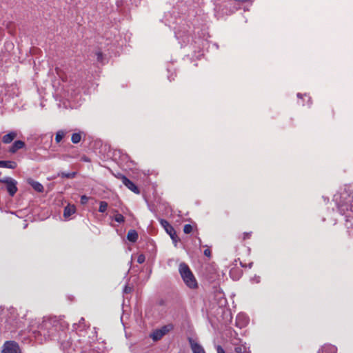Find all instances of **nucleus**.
<instances>
[{"mask_svg":"<svg viewBox=\"0 0 353 353\" xmlns=\"http://www.w3.org/2000/svg\"><path fill=\"white\" fill-rule=\"evenodd\" d=\"M65 133L63 130H59L55 135V141L59 143L64 137Z\"/></svg>","mask_w":353,"mask_h":353,"instance_id":"17","label":"nucleus"},{"mask_svg":"<svg viewBox=\"0 0 353 353\" xmlns=\"http://www.w3.org/2000/svg\"><path fill=\"white\" fill-rule=\"evenodd\" d=\"M76 211V208L74 205H68L65 208L63 211V216L65 218H68L72 214H73Z\"/></svg>","mask_w":353,"mask_h":353,"instance_id":"12","label":"nucleus"},{"mask_svg":"<svg viewBox=\"0 0 353 353\" xmlns=\"http://www.w3.org/2000/svg\"><path fill=\"white\" fill-rule=\"evenodd\" d=\"M81 135L80 133H73L71 137V141L74 143H79L81 141Z\"/></svg>","mask_w":353,"mask_h":353,"instance_id":"16","label":"nucleus"},{"mask_svg":"<svg viewBox=\"0 0 353 353\" xmlns=\"http://www.w3.org/2000/svg\"><path fill=\"white\" fill-rule=\"evenodd\" d=\"M179 272L185 284L191 289H196L198 287L197 281L189 266L181 263L179 266Z\"/></svg>","mask_w":353,"mask_h":353,"instance_id":"1","label":"nucleus"},{"mask_svg":"<svg viewBox=\"0 0 353 353\" xmlns=\"http://www.w3.org/2000/svg\"><path fill=\"white\" fill-rule=\"evenodd\" d=\"M203 254L205 256H208V257H210L211 256V251L209 248H207L204 250L203 252Z\"/></svg>","mask_w":353,"mask_h":353,"instance_id":"24","label":"nucleus"},{"mask_svg":"<svg viewBox=\"0 0 353 353\" xmlns=\"http://www.w3.org/2000/svg\"><path fill=\"white\" fill-rule=\"evenodd\" d=\"M125 292H126V293L128 292V289H127V288H125Z\"/></svg>","mask_w":353,"mask_h":353,"instance_id":"28","label":"nucleus"},{"mask_svg":"<svg viewBox=\"0 0 353 353\" xmlns=\"http://www.w3.org/2000/svg\"><path fill=\"white\" fill-rule=\"evenodd\" d=\"M114 221L118 223H123L125 221V218L121 214H117L114 218Z\"/></svg>","mask_w":353,"mask_h":353,"instance_id":"19","label":"nucleus"},{"mask_svg":"<svg viewBox=\"0 0 353 353\" xmlns=\"http://www.w3.org/2000/svg\"><path fill=\"white\" fill-rule=\"evenodd\" d=\"M108 207V204L105 201H101L99 203V212H105Z\"/></svg>","mask_w":353,"mask_h":353,"instance_id":"18","label":"nucleus"},{"mask_svg":"<svg viewBox=\"0 0 353 353\" xmlns=\"http://www.w3.org/2000/svg\"><path fill=\"white\" fill-rule=\"evenodd\" d=\"M252 232H244L242 235V240L245 241V240H247V239H250L252 236Z\"/></svg>","mask_w":353,"mask_h":353,"instance_id":"21","label":"nucleus"},{"mask_svg":"<svg viewBox=\"0 0 353 353\" xmlns=\"http://www.w3.org/2000/svg\"><path fill=\"white\" fill-rule=\"evenodd\" d=\"M0 183L6 184L7 191L10 196H13L17 193L18 190L17 182L14 179L8 176L0 178Z\"/></svg>","mask_w":353,"mask_h":353,"instance_id":"2","label":"nucleus"},{"mask_svg":"<svg viewBox=\"0 0 353 353\" xmlns=\"http://www.w3.org/2000/svg\"><path fill=\"white\" fill-rule=\"evenodd\" d=\"M301 94H299H299H297V97H301Z\"/></svg>","mask_w":353,"mask_h":353,"instance_id":"29","label":"nucleus"},{"mask_svg":"<svg viewBox=\"0 0 353 353\" xmlns=\"http://www.w3.org/2000/svg\"><path fill=\"white\" fill-rule=\"evenodd\" d=\"M17 133L14 131H11L9 133L2 137V142L5 144L10 143L16 137Z\"/></svg>","mask_w":353,"mask_h":353,"instance_id":"9","label":"nucleus"},{"mask_svg":"<svg viewBox=\"0 0 353 353\" xmlns=\"http://www.w3.org/2000/svg\"><path fill=\"white\" fill-rule=\"evenodd\" d=\"M25 142L21 140L15 141L13 144L10 147L8 151L12 154L16 153L19 150L25 147Z\"/></svg>","mask_w":353,"mask_h":353,"instance_id":"7","label":"nucleus"},{"mask_svg":"<svg viewBox=\"0 0 353 353\" xmlns=\"http://www.w3.org/2000/svg\"><path fill=\"white\" fill-rule=\"evenodd\" d=\"M77 175V172H61L59 174V176L62 177V178H67V179H73L75 177V176Z\"/></svg>","mask_w":353,"mask_h":353,"instance_id":"15","label":"nucleus"},{"mask_svg":"<svg viewBox=\"0 0 353 353\" xmlns=\"http://www.w3.org/2000/svg\"><path fill=\"white\" fill-rule=\"evenodd\" d=\"M118 178L121 180L122 183L126 186L130 190L135 194H139L140 191L138 187L125 175L120 174Z\"/></svg>","mask_w":353,"mask_h":353,"instance_id":"6","label":"nucleus"},{"mask_svg":"<svg viewBox=\"0 0 353 353\" xmlns=\"http://www.w3.org/2000/svg\"><path fill=\"white\" fill-rule=\"evenodd\" d=\"M173 325L170 324L161 327L160 329L155 330L150 335L153 341L160 340L164 335L172 330Z\"/></svg>","mask_w":353,"mask_h":353,"instance_id":"4","label":"nucleus"},{"mask_svg":"<svg viewBox=\"0 0 353 353\" xmlns=\"http://www.w3.org/2000/svg\"><path fill=\"white\" fill-rule=\"evenodd\" d=\"M161 224L165 230L166 232L170 235V238L174 243L176 245L177 242L179 241V238L178 237L176 232L174 228L170 224V223L164 219L161 220Z\"/></svg>","mask_w":353,"mask_h":353,"instance_id":"3","label":"nucleus"},{"mask_svg":"<svg viewBox=\"0 0 353 353\" xmlns=\"http://www.w3.org/2000/svg\"><path fill=\"white\" fill-rule=\"evenodd\" d=\"M336 348L334 346L327 345L322 348V353H336Z\"/></svg>","mask_w":353,"mask_h":353,"instance_id":"14","label":"nucleus"},{"mask_svg":"<svg viewBox=\"0 0 353 353\" xmlns=\"http://www.w3.org/2000/svg\"><path fill=\"white\" fill-rule=\"evenodd\" d=\"M145 260V257L143 254H140L137 258V262L139 264L144 263Z\"/></svg>","mask_w":353,"mask_h":353,"instance_id":"23","label":"nucleus"},{"mask_svg":"<svg viewBox=\"0 0 353 353\" xmlns=\"http://www.w3.org/2000/svg\"><path fill=\"white\" fill-rule=\"evenodd\" d=\"M17 164L13 161H0V168L15 169Z\"/></svg>","mask_w":353,"mask_h":353,"instance_id":"11","label":"nucleus"},{"mask_svg":"<svg viewBox=\"0 0 353 353\" xmlns=\"http://www.w3.org/2000/svg\"><path fill=\"white\" fill-rule=\"evenodd\" d=\"M234 351H235V352H236V353H241V352H242V349H241V347H236L234 348Z\"/></svg>","mask_w":353,"mask_h":353,"instance_id":"26","label":"nucleus"},{"mask_svg":"<svg viewBox=\"0 0 353 353\" xmlns=\"http://www.w3.org/2000/svg\"><path fill=\"white\" fill-rule=\"evenodd\" d=\"M97 56H98V59L99 60L101 59V57H102V53L101 52H99L97 53Z\"/></svg>","mask_w":353,"mask_h":353,"instance_id":"27","label":"nucleus"},{"mask_svg":"<svg viewBox=\"0 0 353 353\" xmlns=\"http://www.w3.org/2000/svg\"><path fill=\"white\" fill-rule=\"evenodd\" d=\"M127 239L131 242H136L138 239V233L134 230H130L128 232Z\"/></svg>","mask_w":353,"mask_h":353,"instance_id":"13","label":"nucleus"},{"mask_svg":"<svg viewBox=\"0 0 353 353\" xmlns=\"http://www.w3.org/2000/svg\"><path fill=\"white\" fill-rule=\"evenodd\" d=\"M189 343L193 353H205L203 347L192 339H189Z\"/></svg>","mask_w":353,"mask_h":353,"instance_id":"8","label":"nucleus"},{"mask_svg":"<svg viewBox=\"0 0 353 353\" xmlns=\"http://www.w3.org/2000/svg\"><path fill=\"white\" fill-rule=\"evenodd\" d=\"M19 350V346L17 342L8 341L3 345L2 353H17Z\"/></svg>","mask_w":353,"mask_h":353,"instance_id":"5","label":"nucleus"},{"mask_svg":"<svg viewBox=\"0 0 353 353\" xmlns=\"http://www.w3.org/2000/svg\"><path fill=\"white\" fill-rule=\"evenodd\" d=\"M89 198L86 195H82L81 196V203L85 205L88 203Z\"/></svg>","mask_w":353,"mask_h":353,"instance_id":"22","label":"nucleus"},{"mask_svg":"<svg viewBox=\"0 0 353 353\" xmlns=\"http://www.w3.org/2000/svg\"><path fill=\"white\" fill-rule=\"evenodd\" d=\"M192 226L190 224H185L183 227V232L185 234H190L192 231Z\"/></svg>","mask_w":353,"mask_h":353,"instance_id":"20","label":"nucleus"},{"mask_svg":"<svg viewBox=\"0 0 353 353\" xmlns=\"http://www.w3.org/2000/svg\"><path fill=\"white\" fill-rule=\"evenodd\" d=\"M216 351H217V353H225L224 350L223 349V347L221 345H217Z\"/></svg>","mask_w":353,"mask_h":353,"instance_id":"25","label":"nucleus"},{"mask_svg":"<svg viewBox=\"0 0 353 353\" xmlns=\"http://www.w3.org/2000/svg\"><path fill=\"white\" fill-rule=\"evenodd\" d=\"M28 183L30 184L32 188L37 191V192H43V186L41 183L38 181H34L32 179H28Z\"/></svg>","mask_w":353,"mask_h":353,"instance_id":"10","label":"nucleus"}]
</instances>
